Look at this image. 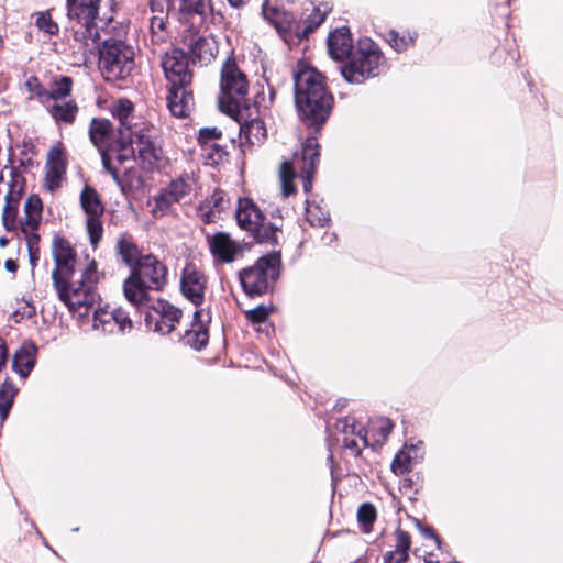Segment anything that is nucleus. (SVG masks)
Here are the masks:
<instances>
[{
  "mask_svg": "<svg viewBox=\"0 0 563 563\" xmlns=\"http://www.w3.org/2000/svg\"><path fill=\"white\" fill-rule=\"evenodd\" d=\"M52 256L55 262L52 280L58 298L70 312L77 313L79 317L87 316L88 310L99 299L96 291V285L100 279L97 263L91 261L81 273L80 280L69 283L76 265V253L69 241L62 236H55L52 242Z\"/></svg>",
  "mask_w": 563,
  "mask_h": 563,
  "instance_id": "1",
  "label": "nucleus"
},
{
  "mask_svg": "<svg viewBox=\"0 0 563 563\" xmlns=\"http://www.w3.org/2000/svg\"><path fill=\"white\" fill-rule=\"evenodd\" d=\"M294 80L295 102L301 120L308 125L324 123L333 98L325 89L323 76L312 67L299 65Z\"/></svg>",
  "mask_w": 563,
  "mask_h": 563,
  "instance_id": "2",
  "label": "nucleus"
},
{
  "mask_svg": "<svg viewBox=\"0 0 563 563\" xmlns=\"http://www.w3.org/2000/svg\"><path fill=\"white\" fill-rule=\"evenodd\" d=\"M167 280V268L155 256H141L131 275L123 284L126 300L133 306L141 307L150 301L148 291L159 290Z\"/></svg>",
  "mask_w": 563,
  "mask_h": 563,
  "instance_id": "3",
  "label": "nucleus"
},
{
  "mask_svg": "<svg viewBox=\"0 0 563 563\" xmlns=\"http://www.w3.org/2000/svg\"><path fill=\"white\" fill-rule=\"evenodd\" d=\"M100 0H67V12L70 19L78 22L74 31V40L78 53L84 59L93 55L98 48L100 34L96 24Z\"/></svg>",
  "mask_w": 563,
  "mask_h": 563,
  "instance_id": "4",
  "label": "nucleus"
},
{
  "mask_svg": "<svg viewBox=\"0 0 563 563\" xmlns=\"http://www.w3.org/2000/svg\"><path fill=\"white\" fill-rule=\"evenodd\" d=\"M382 66L383 56L378 46L369 38H364L358 42L341 73L346 81L362 84L371 77L378 76Z\"/></svg>",
  "mask_w": 563,
  "mask_h": 563,
  "instance_id": "5",
  "label": "nucleus"
},
{
  "mask_svg": "<svg viewBox=\"0 0 563 563\" xmlns=\"http://www.w3.org/2000/svg\"><path fill=\"white\" fill-rule=\"evenodd\" d=\"M99 52V67L107 80H121L126 78L134 68V49L121 40L108 38L103 41Z\"/></svg>",
  "mask_w": 563,
  "mask_h": 563,
  "instance_id": "6",
  "label": "nucleus"
},
{
  "mask_svg": "<svg viewBox=\"0 0 563 563\" xmlns=\"http://www.w3.org/2000/svg\"><path fill=\"white\" fill-rule=\"evenodd\" d=\"M280 255L276 252L260 257L252 266L240 272V282L249 296L267 292L279 276Z\"/></svg>",
  "mask_w": 563,
  "mask_h": 563,
  "instance_id": "7",
  "label": "nucleus"
},
{
  "mask_svg": "<svg viewBox=\"0 0 563 563\" xmlns=\"http://www.w3.org/2000/svg\"><path fill=\"white\" fill-rule=\"evenodd\" d=\"M220 89L221 110L227 112L239 110L240 101L247 95L249 80L234 59L228 58L222 65Z\"/></svg>",
  "mask_w": 563,
  "mask_h": 563,
  "instance_id": "8",
  "label": "nucleus"
},
{
  "mask_svg": "<svg viewBox=\"0 0 563 563\" xmlns=\"http://www.w3.org/2000/svg\"><path fill=\"white\" fill-rule=\"evenodd\" d=\"M196 187L194 175L179 176L148 202L151 212L154 217H162L173 203L190 201L196 195Z\"/></svg>",
  "mask_w": 563,
  "mask_h": 563,
  "instance_id": "9",
  "label": "nucleus"
},
{
  "mask_svg": "<svg viewBox=\"0 0 563 563\" xmlns=\"http://www.w3.org/2000/svg\"><path fill=\"white\" fill-rule=\"evenodd\" d=\"M132 143L139 157L150 168H158L164 164V153L157 142V130L154 125L144 121L135 124Z\"/></svg>",
  "mask_w": 563,
  "mask_h": 563,
  "instance_id": "10",
  "label": "nucleus"
},
{
  "mask_svg": "<svg viewBox=\"0 0 563 563\" xmlns=\"http://www.w3.org/2000/svg\"><path fill=\"white\" fill-rule=\"evenodd\" d=\"M89 135L93 145L100 151L103 168L112 176L113 180L121 186L119 172L112 165L113 150H107L113 144V130L111 122L107 119H93L90 123Z\"/></svg>",
  "mask_w": 563,
  "mask_h": 563,
  "instance_id": "11",
  "label": "nucleus"
},
{
  "mask_svg": "<svg viewBox=\"0 0 563 563\" xmlns=\"http://www.w3.org/2000/svg\"><path fill=\"white\" fill-rule=\"evenodd\" d=\"M181 310L164 300L155 301L145 314L146 327L159 334H169L179 322Z\"/></svg>",
  "mask_w": 563,
  "mask_h": 563,
  "instance_id": "12",
  "label": "nucleus"
},
{
  "mask_svg": "<svg viewBox=\"0 0 563 563\" xmlns=\"http://www.w3.org/2000/svg\"><path fill=\"white\" fill-rule=\"evenodd\" d=\"M207 290V277L196 264L187 263L181 271L180 291L195 306H201Z\"/></svg>",
  "mask_w": 563,
  "mask_h": 563,
  "instance_id": "13",
  "label": "nucleus"
},
{
  "mask_svg": "<svg viewBox=\"0 0 563 563\" xmlns=\"http://www.w3.org/2000/svg\"><path fill=\"white\" fill-rule=\"evenodd\" d=\"M42 200L38 196H30L24 203V218L20 219V229L23 233L27 250L40 249V235L37 228L42 220Z\"/></svg>",
  "mask_w": 563,
  "mask_h": 563,
  "instance_id": "14",
  "label": "nucleus"
},
{
  "mask_svg": "<svg viewBox=\"0 0 563 563\" xmlns=\"http://www.w3.org/2000/svg\"><path fill=\"white\" fill-rule=\"evenodd\" d=\"M162 67L170 87L191 84L192 75L188 69V58L184 49L175 48L166 53Z\"/></svg>",
  "mask_w": 563,
  "mask_h": 563,
  "instance_id": "15",
  "label": "nucleus"
},
{
  "mask_svg": "<svg viewBox=\"0 0 563 563\" xmlns=\"http://www.w3.org/2000/svg\"><path fill=\"white\" fill-rule=\"evenodd\" d=\"M109 111L113 119L119 122V134L124 140L131 141L135 124H141V122L136 121L134 104L129 99L119 98L110 103Z\"/></svg>",
  "mask_w": 563,
  "mask_h": 563,
  "instance_id": "16",
  "label": "nucleus"
},
{
  "mask_svg": "<svg viewBox=\"0 0 563 563\" xmlns=\"http://www.w3.org/2000/svg\"><path fill=\"white\" fill-rule=\"evenodd\" d=\"M208 246L214 263L229 264L234 262L240 247L228 233L217 232L208 238Z\"/></svg>",
  "mask_w": 563,
  "mask_h": 563,
  "instance_id": "17",
  "label": "nucleus"
},
{
  "mask_svg": "<svg viewBox=\"0 0 563 563\" xmlns=\"http://www.w3.org/2000/svg\"><path fill=\"white\" fill-rule=\"evenodd\" d=\"M66 172V156L62 146H54L47 154L45 165V181L49 190L57 189Z\"/></svg>",
  "mask_w": 563,
  "mask_h": 563,
  "instance_id": "18",
  "label": "nucleus"
},
{
  "mask_svg": "<svg viewBox=\"0 0 563 563\" xmlns=\"http://www.w3.org/2000/svg\"><path fill=\"white\" fill-rule=\"evenodd\" d=\"M186 55L189 54L194 59L201 64H208L217 53V44L213 38L189 34L184 37Z\"/></svg>",
  "mask_w": 563,
  "mask_h": 563,
  "instance_id": "19",
  "label": "nucleus"
},
{
  "mask_svg": "<svg viewBox=\"0 0 563 563\" xmlns=\"http://www.w3.org/2000/svg\"><path fill=\"white\" fill-rule=\"evenodd\" d=\"M190 85L172 86L167 96V107L176 118H186L194 108Z\"/></svg>",
  "mask_w": 563,
  "mask_h": 563,
  "instance_id": "20",
  "label": "nucleus"
},
{
  "mask_svg": "<svg viewBox=\"0 0 563 563\" xmlns=\"http://www.w3.org/2000/svg\"><path fill=\"white\" fill-rule=\"evenodd\" d=\"M236 221L241 229L252 234L258 231V227L264 221V214L251 199L241 198L238 201Z\"/></svg>",
  "mask_w": 563,
  "mask_h": 563,
  "instance_id": "21",
  "label": "nucleus"
},
{
  "mask_svg": "<svg viewBox=\"0 0 563 563\" xmlns=\"http://www.w3.org/2000/svg\"><path fill=\"white\" fill-rule=\"evenodd\" d=\"M328 52L332 59L342 60L352 55L353 45L347 27H340L328 36Z\"/></svg>",
  "mask_w": 563,
  "mask_h": 563,
  "instance_id": "22",
  "label": "nucleus"
},
{
  "mask_svg": "<svg viewBox=\"0 0 563 563\" xmlns=\"http://www.w3.org/2000/svg\"><path fill=\"white\" fill-rule=\"evenodd\" d=\"M262 14L265 20L275 26L279 34L286 35L292 32L298 33L297 23L291 13L278 9L277 7L269 5L268 3H264Z\"/></svg>",
  "mask_w": 563,
  "mask_h": 563,
  "instance_id": "23",
  "label": "nucleus"
},
{
  "mask_svg": "<svg viewBox=\"0 0 563 563\" xmlns=\"http://www.w3.org/2000/svg\"><path fill=\"white\" fill-rule=\"evenodd\" d=\"M303 173V190L309 192L312 187V177L319 161V144L314 139H308L303 144L301 157Z\"/></svg>",
  "mask_w": 563,
  "mask_h": 563,
  "instance_id": "24",
  "label": "nucleus"
},
{
  "mask_svg": "<svg viewBox=\"0 0 563 563\" xmlns=\"http://www.w3.org/2000/svg\"><path fill=\"white\" fill-rule=\"evenodd\" d=\"M73 80L69 77H62L55 81L53 87L47 90L42 85H37L36 97L42 104H49L68 100L71 92Z\"/></svg>",
  "mask_w": 563,
  "mask_h": 563,
  "instance_id": "25",
  "label": "nucleus"
},
{
  "mask_svg": "<svg viewBox=\"0 0 563 563\" xmlns=\"http://www.w3.org/2000/svg\"><path fill=\"white\" fill-rule=\"evenodd\" d=\"M37 355V346L33 342H24L14 353L13 369L22 378H26L33 369Z\"/></svg>",
  "mask_w": 563,
  "mask_h": 563,
  "instance_id": "26",
  "label": "nucleus"
},
{
  "mask_svg": "<svg viewBox=\"0 0 563 563\" xmlns=\"http://www.w3.org/2000/svg\"><path fill=\"white\" fill-rule=\"evenodd\" d=\"M203 310H197L194 314V321L191 328L186 330L183 341L186 345L195 349H203L209 341V332L206 323L201 320Z\"/></svg>",
  "mask_w": 563,
  "mask_h": 563,
  "instance_id": "27",
  "label": "nucleus"
},
{
  "mask_svg": "<svg viewBox=\"0 0 563 563\" xmlns=\"http://www.w3.org/2000/svg\"><path fill=\"white\" fill-rule=\"evenodd\" d=\"M45 108L57 124H71L78 114V106L71 99L45 104Z\"/></svg>",
  "mask_w": 563,
  "mask_h": 563,
  "instance_id": "28",
  "label": "nucleus"
},
{
  "mask_svg": "<svg viewBox=\"0 0 563 563\" xmlns=\"http://www.w3.org/2000/svg\"><path fill=\"white\" fill-rule=\"evenodd\" d=\"M241 133L251 145L262 144L267 136V131L260 115L253 117L250 112L245 122L241 125Z\"/></svg>",
  "mask_w": 563,
  "mask_h": 563,
  "instance_id": "29",
  "label": "nucleus"
},
{
  "mask_svg": "<svg viewBox=\"0 0 563 563\" xmlns=\"http://www.w3.org/2000/svg\"><path fill=\"white\" fill-rule=\"evenodd\" d=\"M395 549L385 554V563H408L411 540L408 532L397 530L395 534Z\"/></svg>",
  "mask_w": 563,
  "mask_h": 563,
  "instance_id": "30",
  "label": "nucleus"
},
{
  "mask_svg": "<svg viewBox=\"0 0 563 563\" xmlns=\"http://www.w3.org/2000/svg\"><path fill=\"white\" fill-rule=\"evenodd\" d=\"M80 205L87 217H101L104 211L99 194L90 186L82 189Z\"/></svg>",
  "mask_w": 563,
  "mask_h": 563,
  "instance_id": "31",
  "label": "nucleus"
},
{
  "mask_svg": "<svg viewBox=\"0 0 563 563\" xmlns=\"http://www.w3.org/2000/svg\"><path fill=\"white\" fill-rule=\"evenodd\" d=\"M299 165V158L294 162H284L280 166L279 177L282 183V192L284 197H289L296 192L294 179L296 178L295 166Z\"/></svg>",
  "mask_w": 563,
  "mask_h": 563,
  "instance_id": "32",
  "label": "nucleus"
},
{
  "mask_svg": "<svg viewBox=\"0 0 563 563\" xmlns=\"http://www.w3.org/2000/svg\"><path fill=\"white\" fill-rule=\"evenodd\" d=\"M393 429V423L389 419L379 418L373 421L367 430V438L369 435L373 439V444L382 445L390 434Z\"/></svg>",
  "mask_w": 563,
  "mask_h": 563,
  "instance_id": "33",
  "label": "nucleus"
},
{
  "mask_svg": "<svg viewBox=\"0 0 563 563\" xmlns=\"http://www.w3.org/2000/svg\"><path fill=\"white\" fill-rule=\"evenodd\" d=\"M133 136H131V141L124 140L122 135L119 136L117 141L113 142L107 150H113L112 152V162L117 161L118 163H123L125 159H129L134 154L133 146ZM112 165L118 169V167L112 163Z\"/></svg>",
  "mask_w": 563,
  "mask_h": 563,
  "instance_id": "34",
  "label": "nucleus"
},
{
  "mask_svg": "<svg viewBox=\"0 0 563 563\" xmlns=\"http://www.w3.org/2000/svg\"><path fill=\"white\" fill-rule=\"evenodd\" d=\"M18 389L9 382H4L0 388V418L4 421L8 418L10 409L13 405V400Z\"/></svg>",
  "mask_w": 563,
  "mask_h": 563,
  "instance_id": "35",
  "label": "nucleus"
},
{
  "mask_svg": "<svg viewBox=\"0 0 563 563\" xmlns=\"http://www.w3.org/2000/svg\"><path fill=\"white\" fill-rule=\"evenodd\" d=\"M338 429L346 435H356L364 445L369 444V439L367 438V430L364 429L363 426L357 424L354 418H344L343 420L339 421Z\"/></svg>",
  "mask_w": 563,
  "mask_h": 563,
  "instance_id": "36",
  "label": "nucleus"
},
{
  "mask_svg": "<svg viewBox=\"0 0 563 563\" xmlns=\"http://www.w3.org/2000/svg\"><path fill=\"white\" fill-rule=\"evenodd\" d=\"M92 327L95 330H100L103 333H114L117 330L111 311L106 309L95 311Z\"/></svg>",
  "mask_w": 563,
  "mask_h": 563,
  "instance_id": "37",
  "label": "nucleus"
},
{
  "mask_svg": "<svg viewBox=\"0 0 563 563\" xmlns=\"http://www.w3.org/2000/svg\"><path fill=\"white\" fill-rule=\"evenodd\" d=\"M3 225L8 231H14L20 228V220H18V202L7 197V203L2 212Z\"/></svg>",
  "mask_w": 563,
  "mask_h": 563,
  "instance_id": "38",
  "label": "nucleus"
},
{
  "mask_svg": "<svg viewBox=\"0 0 563 563\" xmlns=\"http://www.w3.org/2000/svg\"><path fill=\"white\" fill-rule=\"evenodd\" d=\"M377 517L376 508L369 503L362 504L357 510V520L365 533L371 532Z\"/></svg>",
  "mask_w": 563,
  "mask_h": 563,
  "instance_id": "39",
  "label": "nucleus"
},
{
  "mask_svg": "<svg viewBox=\"0 0 563 563\" xmlns=\"http://www.w3.org/2000/svg\"><path fill=\"white\" fill-rule=\"evenodd\" d=\"M118 250L123 262L133 269L141 258L137 247L131 241L122 239L118 243Z\"/></svg>",
  "mask_w": 563,
  "mask_h": 563,
  "instance_id": "40",
  "label": "nucleus"
},
{
  "mask_svg": "<svg viewBox=\"0 0 563 563\" xmlns=\"http://www.w3.org/2000/svg\"><path fill=\"white\" fill-rule=\"evenodd\" d=\"M306 219L313 227H323L330 220L329 213L325 210L319 205L310 203L309 201H307L306 207Z\"/></svg>",
  "mask_w": 563,
  "mask_h": 563,
  "instance_id": "41",
  "label": "nucleus"
},
{
  "mask_svg": "<svg viewBox=\"0 0 563 563\" xmlns=\"http://www.w3.org/2000/svg\"><path fill=\"white\" fill-rule=\"evenodd\" d=\"M275 96V91L272 87H267V91L262 88L254 97L253 107L255 109V113L261 115L264 111L268 110L273 103Z\"/></svg>",
  "mask_w": 563,
  "mask_h": 563,
  "instance_id": "42",
  "label": "nucleus"
},
{
  "mask_svg": "<svg viewBox=\"0 0 563 563\" xmlns=\"http://www.w3.org/2000/svg\"><path fill=\"white\" fill-rule=\"evenodd\" d=\"M386 40L396 52L400 53L413 43L415 37L409 34H399L398 32L390 30L387 33Z\"/></svg>",
  "mask_w": 563,
  "mask_h": 563,
  "instance_id": "43",
  "label": "nucleus"
},
{
  "mask_svg": "<svg viewBox=\"0 0 563 563\" xmlns=\"http://www.w3.org/2000/svg\"><path fill=\"white\" fill-rule=\"evenodd\" d=\"M150 32L153 43H163L166 40L165 16H153L150 21Z\"/></svg>",
  "mask_w": 563,
  "mask_h": 563,
  "instance_id": "44",
  "label": "nucleus"
},
{
  "mask_svg": "<svg viewBox=\"0 0 563 563\" xmlns=\"http://www.w3.org/2000/svg\"><path fill=\"white\" fill-rule=\"evenodd\" d=\"M183 8L192 16H205L209 11V0H181Z\"/></svg>",
  "mask_w": 563,
  "mask_h": 563,
  "instance_id": "45",
  "label": "nucleus"
},
{
  "mask_svg": "<svg viewBox=\"0 0 563 563\" xmlns=\"http://www.w3.org/2000/svg\"><path fill=\"white\" fill-rule=\"evenodd\" d=\"M87 231L91 244L96 246L100 242L103 233L100 217H87Z\"/></svg>",
  "mask_w": 563,
  "mask_h": 563,
  "instance_id": "46",
  "label": "nucleus"
},
{
  "mask_svg": "<svg viewBox=\"0 0 563 563\" xmlns=\"http://www.w3.org/2000/svg\"><path fill=\"white\" fill-rule=\"evenodd\" d=\"M111 313L113 316L114 325L118 332L125 333L126 331H130L132 329V320L124 310L118 308L113 309Z\"/></svg>",
  "mask_w": 563,
  "mask_h": 563,
  "instance_id": "47",
  "label": "nucleus"
},
{
  "mask_svg": "<svg viewBox=\"0 0 563 563\" xmlns=\"http://www.w3.org/2000/svg\"><path fill=\"white\" fill-rule=\"evenodd\" d=\"M222 132L217 128H202L199 131L198 141L202 145L203 151H208L209 144L220 140Z\"/></svg>",
  "mask_w": 563,
  "mask_h": 563,
  "instance_id": "48",
  "label": "nucleus"
},
{
  "mask_svg": "<svg viewBox=\"0 0 563 563\" xmlns=\"http://www.w3.org/2000/svg\"><path fill=\"white\" fill-rule=\"evenodd\" d=\"M276 229L271 224H265L262 222L261 227H258L257 232H253L252 235L260 243H273L276 241Z\"/></svg>",
  "mask_w": 563,
  "mask_h": 563,
  "instance_id": "49",
  "label": "nucleus"
},
{
  "mask_svg": "<svg viewBox=\"0 0 563 563\" xmlns=\"http://www.w3.org/2000/svg\"><path fill=\"white\" fill-rule=\"evenodd\" d=\"M410 456L408 453L400 451L396 454L391 463V470L397 475H402L410 471Z\"/></svg>",
  "mask_w": 563,
  "mask_h": 563,
  "instance_id": "50",
  "label": "nucleus"
},
{
  "mask_svg": "<svg viewBox=\"0 0 563 563\" xmlns=\"http://www.w3.org/2000/svg\"><path fill=\"white\" fill-rule=\"evenodd\" d=\"M35 307L31 301L23 300L20 307L12 313L11 318L15 323H20L25 319H31L35 314Z\"/></svg>",
  "mask_w": 563,
  "mask_h": 563,
  "instance_id": "51",
  "label": "nucleus"
},
{
  "mask_svg": "<svg viewBox=\"0 0 563 563\" xmlns=\"http://www.w3.org/2000/svg\"><path fill=\"white\" fill-rule=\"evenodd\" d=\"M36 25L40 30L49 35L58 33L59 30L57 23H55L47 13L38 14V16L36 18Z\"/></svg>",
  "mask_w": 563,
  "mask_h": 563,
  "instance_id": "52",
  "label": "nucleus"
},
{
  "mask_svg": "<svg viewBox=\"0 0 563 563\" xmlns=\"http://www.w3.org/2000/svg\"><path fill=\"white\" fill-rule=\"evenodd\" d=\"M205 153L208 159L211 161V164L220 163L223 159L224 155L227 154L224 147L218 144L217 141L210 143L208 146V151H205Z\"/></svg>",
  "mask_w": 563,
  "mask_h": 563,
  "instance_id": "53",
  "label": "nucleus"
},
{
  "mask_svg": "<svg viewBox=\"0 0 563 563\" xmlns=\"http://www.w3.org/2000/svg\"><path fill=\"white\" fill-rule=\"evenodd\" d=\"M246 317L250 321L254 323L264 322L268 317V310L264 306H258L252 310L246 312Z\"/></svg>",
  "mask_w": 563,
  "mask_h": 563,
  "instance_id": "54",
  "label": "nucleus"
},
{
  "mask_svg": "<svg viewBox=\"0 0 563 563\" xmlns=\"http://www.w3.org/2000/svg\"><path fill=\"white\" fill-rule=\"evenodd\" d=\"M358 438H352V439H349L347 437L344 438V445L346 448H349L350 450H352V452L354 454H360L361 453V448H360V444H358Z\"/></svg>",
  "mask_w": 563,
  "mask_h": 563,
  "instance_id": "55",
  "label": "nucleus"
},
{
  "mask_svg": "<svg viewBox=\"0 0 563 563\" xmlns=\"http://www.w3.org/2000/svg\"><path fill=\"white\" fill-rule=\"evenodd\" d=\"M314 11L317 18L312 21L313 25L308 26L306 31H312L314 27L319 26L325 18L327 10L321 12L320 9H316Z\"/></svg>",
  "mask_w": 563,
  "mask_h": 563,
  "instance_id": "56",
  "label": "nucleus"
},
{
  "mask_svg": "<svg viewBox=\"0 0 563 563\" xmlns=\"http://www.w3.org/2000/svg\"><path fill=\"white\" fill-rule=\"evenodd\" d=\"M210 202H212L213 206L216 208H218L219 210L223 209L224 208V206H223V203H224L223 192L222 191H216L212 195Z\"/></svg>",
  "mask_w": 563,
  "mask_h": 563,
  "instance_id": "57",
  "label": "nucleus"
},
{
  "mask_svg": "<svg viewBox=\"0 0 563 563\" xmlns=\"http://www.w3.org/2000/svg\"><path fill=\"white\" fill-rule=\"evenodd\" d=\"M27 251H29L30 263L34 267L36 265L37 261L40 260V249L27 250Z\"/></svg>",
  "mask_w": 563,
  "mask_h": 563,
  "instance_id": "58",
  "label": "nucleus"
},
{
  "mask_svg": "<svg viewBox=\"0 0 563 563\" xmlns=\"http://www.w3.org/2000/svg\"><path fill=\"white\" fill-rule=\"evenodd\" d=\"M37 85H41V84L38 82L37 78H35V77L30 78L26 82L29 90L34 92L35 96H36Z\"/></svg>",
  "mask_w": 563,
  "mask_h": 563,
  "instance_id": "59",
  "label": "nucleus"
},
{
  "mask_svg": "<svg viewBox=\"0 0 563 563\" xmlns=\"http://www.w3.org/2000/svg\"><path fill=\"white\" fill-rule=\"evenodd\" d=\"M4 267L8 272L15 273L18 269V264L14 260L9 258L5 261Z\"/></svg>",
  "mask_w": 563,
  "mask_h": 563,
  "instance_id": "60",
  "label": "nucleus"
},
{
  "mask_svg": "<svg viewBox=\"0 0 563 563\" xmlns=\"http://www.w3.org/2000/svg\"><path fill=\"white\" fill-rule=\"evenodd\" d=\"M423 534L427 537V538H431L434 540V542L439 545L440 544V540L438 538V536L434 533V531L432 530V528H426L423 531Z\"/></svg>",
  "mask_w": 563,
  "mask_h": 563,
  "instance_id": "61",
  "label": "nucleus"
},
{
  "mask_svg": "<svg viewBox=\"0 0 563 563\" xmlns=\"http://www.w3.org/2000/svg\"><path fill=\"white\" fill-rule=\"evenodd\" d=\"M8 244V239L0 238V246H5Z\"/></svg>",
  "mask_w": 563,
  "mask_h": 563,
  "instance_id": "62",
  "label": "nucleus"
}]
</instances>
